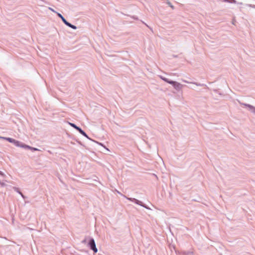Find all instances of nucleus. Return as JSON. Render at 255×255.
<instances>
[{
    "label": "nucleus",
    "instance_id": "nucleus-1",
    "mask_svg": "<svg viewBox=\"0 0 255 255\" xmlns=\"http://www.w3.org/2000/svg\"><path fill=\"white\" fill-rule=\"evenodd\" d=\"M89 245L90 247L91 250H92L95 253H97L98 250L96 247V244L94 239H91Z\"/></svg>",
    "mask_w": 255,
    "mask_h": 255
},
{
    "label": "nucleus",
    "instance_id": "nucleus-2",
    "mask_svg": "<svg viewBox=\"0 0 255 255\" xmlns=\"http://www.w3.org/2000/svg\"><path fill=\"white\" fill-rule=\"evenodd\" d=\"M169 84L172 85L176 89H180L182 87L180 83L173 81L171 82H169Z\"/></svg>",
    "mask_w": 255,
    "mask_h": 255
},
{
    "label": "nucleus",
    "instance_id": "nucleus-3",
    "mask_svg": "<svg viewBox=\"0 0 255 255\" xmlns=\"http://www.w3.org/2000/svg\"><path fill=\"white\" fill-rule=\"evenodd\" d=\"M0 138H2L4 139H5L6 140H8L9 142L13 143L14 144H16V141L15 139L10 138V137H0Z\"/></svg>",
    "mask_w": 255,
    "mask_h": 255
},
{
    "label": "nucleus",
    "instance_id": "nucleus-4",
    "mask_svg": "<svg viewBox=\"0 0 255 255\" xmlns=\"http://www.w3.org/2000/svg\"><path fill=\"white\" fill-rule=\"evenodd\" d=\"M57 15L60 17L61 18V19H62V20L63 21V22L66 24V23H67V20L64 18V17L59 13H57Z\"/></svg>",
    "mask_w": 255,
    "mask_h": 255
},
{
    "label": "nucleus",
    "instance_id": "nucleus-5",
    "mask_svg": "<svg viewBox=\"0 0 255 255\" xmlns=\"http://www.w3.org/2000/svg\"><path fill=\"white\" fill-rule=\"evenodd\" d=\"M65 24L66 25L68 26L69 27H71L72 28H73L74 29H76V26L71 24V23H69L68 21L67 22V23H66Z\"/></svg>",
    "mask_w": 255,
    "mask_h": 255
},
{
    "label": "nucleus",
    "instance_id": "nucleus-6",
    "mask_svg": "<svg viewBox=\"0 0 255 255\" xmlns=\"http://www.w3.org/2000/svg\"><path fill=\"white\" fill-rule=\"evenodd\" d=\"M77 130H78L82 135H83L86 137L87 136L86 133L83 130H82V129L80 128H78V129Z\"/></svg>",
    "mask_w": 255,
    "mask_h": 255
},
{
    "label": "nucleus",
    "instance_id": "nucleus-7",
    "mask_svg": "<svg viewBox=\"0 0 255 255\" xmlns=\"http://www.w3.org/2000/svg\"><path fill=\"white\" fill-rule=\"evenodd\" d=\"M69 124L72 127H73L74 128H75L76 129L78 130V128H79L78 127L76 126L75 124H73V123H69Z\"/></svg>",
    "mask_w": 255,
    "mask_h": 255
},
{
    "label": "nucleus",
    "instance_id": "nucleus-8",
    "mask_svg": "<svg viewBox=\"0 0 255 255\" xmlns=\"http://www.w3.org/2000/svg\"><path fill=\"white\" fill-rule=\"evenodd\" d=\"M27 148L31 149L32 150H33V151H36V150H38V149L37 148H34V147H31L29 146H27Z\"/></svg>",
    "mask_w": 255,
    "mask_h": 255
},
{
    "label": "nucleus",
    "instance_id": "nucleus-9",
    "mask_svg": "<svg viewBox=\"0 0 255 255\" xmlns=\"http://www.w3.org/2000/svg\"><path fill=\"white\" fill-rule=\"evenodd\" d=\"M162 79H163L164 81H165L166 82H167V83H169V82H172V81H170V80H168L167 79L165 78H162Z\"/></svg>",
    "mask_w": 255,
    "mask_h": 255
},
{
    "label": "nucleus",
    "instance_id": "nucleus-10",
    "mask_svg": "<svg viewBox=\"0 0 255 255\" xmlns=\"http://www.w3.org/2000/svg\"><path fill=\"white\" fill-rule=\"evenodd\" d=\"M0 185H1V186L3 187L5 185V183L3 182H1L0 181Z\"/></svg>",
    "mask_w": 255,
    "mask_h": 255
},
{
    "label": "nucleus",
    "instance_id": "nucleus-11",
    "mask_svg": "<svg viewBox=\"0 0 255 255\" xmlns=\"http://www.w3.org/2000/svg\"><path fill=\"white\" fill-rule=\"evenodd\" d=\"M168 4L169 5V6H170L172 9H174V6H173V5H172L171 4V3L168 2Z\"/></svg>",
    "mask_w": 255,
    "mask_h": 255
},
{
    "label": "nucleus",
    "instance_id": "nucleus-12",
    "mask_svg": "<svg viewBox=\"0 0 255 255\" xmlns=\"http://www.w3.org/2000/svg\"><path fill=\"white\" fill-rule=\"evenodd\" d=\"M49 9L50 10H51L52 11L55 12V11L53 9H52V8H51L50 7H49Z\"/></svg>",
    "mask_w": 255,
    "mask_h": 255
},
{
    "label": "nucleus",
    "instance_id": "nucleus-13",
    "mask_svg": "<svg viewBox=\"0 0 255 255\" xmlns=\"http://www.w3.org/2000/svg\"><path fill=\"white\" fill-rule=\"evenodd\" d=\"M14 217H12V222L13 223H14Z\"/></svg>",
    "mask_w": 255,
    "mask_h": 255
},
{
    "label": "nucleus",
    "instance_id": "nucleus-14",
    "mask_svg": "<svg viewBox=\"0 0 255 255\" xmlns=\"http://www.w3.org/2000/svg\"><path fill=\"white\" fill-rule=\"evenodd\" d=\"M231 0H224V1H231Z\"/></svg>",
    "mask_w": 255,
    "mask_h": 255
},
{
    "label": "nucleus",
    "instance_id": "nucleus-15",
    "mask_svg": "<svg viewBox=\"0 0 255 255\" xmlns=\"http://www.w3.org/2000/svg\"><path fill=\"white\" fill-rule=\"evenodd\" d=\"M0 175H3V173L0 171Z\"/></svg>",
    "mask_w": 255,
    "mask_h": 255
},
{
    "label": "nucleus",
    "instance_id": "nucleus-16",
    "mask_svg": "<svg viewBox=\"0 0 255 255\" xmlns=\"http://www.w3.org/2000/svg\"><path fill=\"white\" fill-rule=\"evenodd\" d=\"M249 107H250L252 109H254V108L253 106H249Z\"/></svg>",
    "mask_w": 255,
    "mask_h": 255
},
{
    "label": "nucleus",
    "instance_id": "nucleus-17",
    "mask_svg": "<svg viewBox=\"0 0 255 255\" xmlns=\"http://www.w3.org/2000/svg\"><path fill=\"white\" fill-rule=\"evenodd\" d=\"M17 146H19V144H18L17 142Z\"/></svg>",
    "mask_w": 255,
    "mask_h": 255
}]
</instances>
